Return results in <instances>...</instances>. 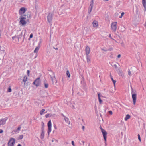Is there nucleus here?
Wrapping results in <instances>:
<instances>
[{
    "label": "nucleus",
    "mask_w": 146,
    "mask_h": 146,
    "mask_svg": "<svg viewBox=\"0 0 146 146\" xmlns=\"http://www.w3.org/2000/svg\"><path fill=\"white\" fill-rule=\"evenodd\" d=\"M136 91L134 90L131 88V94L133 100V104L135 105L136 101L137 94L135 93Z\"/></svg>",
    "instance_id": "1"
},
{
    "label": "nucleus",
    "mask_w": 146,
    "mask_h": 146,
    "mask_svg": "<svg viewBox=\"0 0 146 146\" xmlns=\"http://www.w3.org/2000/svg\"><path fill=\"white\" fill-rule=\"evenodd\" d=\"M101 131L102 134L104 139L105 141V143L106 141L107 135V132L104 129H103L101 126L100 127Z\"/></svg>",
    "instance_id": "2"
},
{
    "label": "nucleus",
    "mask_w": 146,
    "mask_h": 146,
    "mask_svg": "<svg viewBox=\"0 0 146 146\" xmlns=\"http://www.w3.org/2000/svg\"><path fill=\"white\" fill-rule=\"evenodd\" d=\"M40 83V78H38L33 82V84L35 85L37 87H38L39 86Z\"/></svg>",
    "instance_id": "3"
},
{
    "label": "nucleus",
    "mask_w": 146,
    "mask_h": 146,
    "mask_svg": "<svg viewBox=\"0 0 146 146\" xmlns=\"http://www.w3.org/2000/svg\"><path fill=\"white\" fill-rule=\"evenodd\" d=\"M117 22H114L112 23L111 27L112 30L114 32L116 31L117 29Z\"/></svg>",
    "instance_id": "4"
},
{
    "label": "nucleus",
    "mask_w": 146,
    "mask_h": 146,
    "mask_svg": "<svg viewBox=\"0 0 146 146\" xmlns=\"http://www.w3.org/2000/svg\"><path fill=\"white\" fill-rule=\"evenodd\" d=\"M15 143V139L13 138H11L9 141L8 145V146H13Z\"/></svg>",
    "instance_id": "5"
},
{
    "label": "nucleus",
    "mask_w": 146,
    "mask_h": 146,
    "mask_svg": "<svg viewBox=\"0 0 146 146\" xmlns=\"http://www.w3.org/2000/svg\"><path fill=\"white\" fill-rule=\"evenodd\" d=\"M48 134L49 135L51 131V120H50L48 123Z\"/></svg>",
    "instance_id": "6"
},
{
    "label": "nucleus",
    "mask_w": 146,
    "mask_h": 146,
    "mask_svg": "<svg viewBox=\"0 0 146 146\" xmlns=\"http://www.w3.org/2000/svg\"><path fill=\"white\" fill-rule=\"evenodd\" d=\"M7 119V117L1 119L0 120V127L4 125L5 124Z\"/></svg>",
    "instance_id": "7"
},
{
    "label": "nucleus",
    "mask_w": 146,
    "mask_h": 146,
    "mask_svg": "<svg viewBox=\"0 0 146 146\" xmlns=\"http://www.w3.org/2000/svg\"><path fill=\"white\" fill-rule=\"evenodd\" d=\"M47 20L49 23L51 22L52 19V14L49 13L47 17Z\"/></svg>",
    "instance_id": "8"
},
{
    "label": "nucleus",
    "mask_w": 146,
    "mask_h": 146,
    "mask_svg": "<svg viewBox=\"0 0 146 146\" xmlns=\"http://www.w3.org/2000/svg\"><path fill=\"white\" fill-rule=\"evenodd\" d=\"M26 11L25 8L22 7L21 8L19 11V14L21 15L24 13Z\"/></svg>",
    "instance_id": "9"
},
{
    "label": "nucleus",
    "mask_w": 146,
    "mask_h": 146,
    "mask_svg": "<svg viewBox=\"0 0 146 146\" xmlns=\"http://www.w3.org/2000/svg\"><path fill=\"white\" fill-rule=\"evenodd\" d=\"M86 55H89L90 52V48L89 47L87 46L85 48Z\"/></svg>",
    "instance_id": "10"
},
{
    "label": "nucleus",
    "mask_w": 146,
    "mask_h": 146,
    "mask_svg": "<svg viewBox=\"0 0 146 146\" xmlns=\"http://www.w3.org/2000/svg\"><path fill=\"white\" fill-rule=\"evenodd\" d=\"M20 19V23L23 26H25V25L27 23V22L25 21V20L22 19Z\"/></svg>",
    "instance_id": "11"
},
{
    "label": "nucleus",
    "mask_w": 146,
    "mask_h": 146,
    "mask_svg": "<svg viewBox=\"0 0 146 146\" xmlns=\"http://www.w3.org/2000/svg\"><path fill=\"white\" fill-rule=\"evenodd\" d=\"M53 74L54 75L53 77H52L51 76H50V78H51V79L52 81V84H54V80L55 79V76L54 73V72H53Z\"/></svg>",
    "instance_id": "12"
},
{
    "label": "nucleus",
    "mask_w": 146,
    "mask_h": 146,
    "mask_svg": "<svg viewBox=\"0 0 146 146\" xmlns=\"http://www.w3.org/2000/svg\"><path fill=\"white\" fill-rule=\"evenodd\" d=\"M22 35H23L22 32H21V33L19 34V35L17 36V39H18V41H19V40L20 39H21V38L22 37V36H23Z\"/></svg>",
    "instance_id": "13"
},
{
    "label": "nucleus",
    "mask_w": 146,
    "mask_h": 146,
    "mask_svg": "<svg viewBox=\"0 0 146 146\" xmlns=\"http://www.w3.org/2000/svg\"><path fill=\"white\" fill-rule=\"evenodd\" d=\"M64 120L66 122V123H67L68 124H70V121H69V119L67 117H65L64 118Z\"/></svg>",
    "instance_id": "14"
},
{
    "label": "nucleus",
    "mask_w": 146,
    "mask_h": 146,
    "mask_svg": "<svg viewBox=\"0 0 146 146\" xmlns=\"http://www.w3.org/2000/svg\"><path fill=\"white\" fill-rule=\"evenodd\" d=\"M94 27H96L98 25V23L96 21H94L92 23Z\"/></svg>",
    "instance_id": "15"
},
{
    "label": "nucleus",
    "mask_w": 146,
    "mask_h": 146,
    "mask_svg": "<svg viewBox=\"0 0 146 146\" xmlns=\"http://www.w3.org/2000/svg\"><path fill=\"white\" fill-rule=\"evenodd\" d=\"M27 77L26 76H25L23 78V82L24 83V84L25 85V83L27 81Z\"/></svg>",
    "instance_id": "16"
},
{
    "label": "nucleus",
    "mask_w": 146,
    "mask_h": 146,
    "mask_svg": "<svg viewBox=\"0 0 146 146\" xmlns=\"http://www.w3.org/2000/svg\"><path fill=\"white\" fill-rule=\"evenodd\" d=\"M44 131H43V132L41 131V135H40L41 139H43L44 137Z\"/></svg>",
    "instance_id": "17"
},
{
    "label": "nucleus",
    "mask_w": 146,
    "mask_h": 146,
    "mask_svg": "<svg viewBox=\"0 0 146 146\" xmlns=\"http://www.w3.org/2000/svg\"><path fill=\"white\" fill-rule=\"evenodd\" d=\"M25 17L26 15H21L19 17V19H22L25 20L26 19V18Z\"/></svg>",
    "instance_id": "18"
},
{
    "label": "nucleus",
    "mask_w": 146,
    "mask_h": 146,
    "mask_svg": "<svg viewBox=\"0 0 146 146\" xmlns=\"http://www.w3.org/2000/svg\"><path fill=\"white\" fill-rule=\"evenodd\" d=\"M130 117V115L129 114H127L126 115L125 117V118L124 119L125 121H127L128 119H129Z\"/></svg>",
    "instance_id": "19"
},
{
    "label": "nucleus",
    "mask_w": 146,
    "mask_h": 146,
    "mask_svg": "<svg viewBox=\"0 0 146 146\" xmlns=\"http://www.w3.org/2000/svg\"><path fill=\"white\" fill-rule=\"evenodd\" d=\"M39 49V47L37 46L35 50H34V53H37Z\"/></svg>",
    "instance_id": "20"
},
{
    "label": "nucleus",
    "mask_w": 146,
    "mask_h": 146,
    "mask_svg": "<svg viewBox=\"0 0 146 146\" xmlns=\"http://www.w3.org/2000/svg\"><path fill=\"white\" fill-rule=\"evenodd\" d=\"M110 76L111 78V79L112 81V82L113 83V84H114V86H115V83L116 82V81L113 80V78H112V76L111 75H110Z\"/></svg>",
    "instance_id": "21"
},
{
    "label": "nucleus",
    "mask_w": 146,
    "mask_h": 146,
    "mask_svg": "<svg viewBox=\"0 0 146 146\" xmlns=\"http://www.w3.org/2000/svg\"><path fill=\"white\" fill-rule=\"evenodd\" d=\"M66 76H67L68 78L70 77V73H69V71L68 70L66 71Z\"/></svg>",
    "instance_id": "22"
},
{
    "label": "nucleus",
    "mask_w": 146,
    "mask_h": 146,
    "mask_svg": "<svg viewBox=\"0 0 146 146\" xmlns=\"http://www.w3.org/2000/svg\"><path fill=\"white\" fill-rule=\"evenodd\" d=\"M86 58L87 60V62H90V60L89 58V55H86Z\"/></svg>",
    "instance_id": "23"
},
{
    "label": "nucleus",
    "mask_w": 146,
    "mask_h": 146,
    "mask_svg": "<svg viewBox=\"0 0 146 146\" xmlns=\"http://www.w3.org/2000/svg\"><path fill=\"white\" fill-rule=\"evenodd\" d=\"M44 85L45 88H47L49 86L48 84L46 82H44Z\"/></svg>",
    "instance_id": "24"
},
{
    "label": "nucleus",
    "mask_w": 146,
    "mask_h": 146,
    "mask_svg": "<svg viewBox=\"0 0 146 146\" xmlns=\"http://www.w3.org/2000/svg\"><path fill=\"white\" fill-rule=\"evenodd\" d=\"M45 111V109H43L40 112V115H42L43 114V113Z\"/></svg>",
    "instance_id": "25"
},
{
    "label": "nucleus",
    "mask_w": 146,
    "mask_h": 146,
    "mask_svg": "<svg viewBox=\"0 0 146 146\" xmlns=\"http://www.w3.org/2000/svg\"><path fill=\"white\" fill-rule=\"evenodd\" d=\"M50 115V117H51L52 116V115L50 114H46L45 115V117L46 118H48L49 116Z\"/></svg>",
    "instance_id": "26"
},
{
    "label": "nucleus",
    "mask_w": 146,
    "mask_h": 146,
    "mask_svg": "<svg viewBox=\"0 0 146 146\" xmlns=\"http://www.w3.org/2000/svg\"><path fill=\"white\" fill-rule=\"evenodd\" d=\"M92 8L89 7L88 9V13L90 14L91 12Z\"/></svg>",
    "instance_id": "27"
},
{
    "label": "nucleus",
    "mask_w": 146,
    "mask_h": 146,
    "mask_svg": "<svg viewBox=\"0 0 146 146\" xmlns=\"http://www.w3.org/2000/svg\"><path fill=\"white\" fill-rule=\"evenodd\" d=\"M11 91H12V90L11 88V86H9V87L8 88L7 90V92H11Z\"/></svg>",
    "instance_id": "28"
},
{
    "label": "nucleus",
    "mask_w": 146,
    "mask_h": 146,
    "mask_svg": "<svg viewBox=\"0 0 146 146\" xmlns=\"http://www.w3.org/2000/svg\"><path fill=\"white\" fill-rule=\"evenodd\" d=\"M23 137V135H19V137L18 138V139H22V138Z\"/></svg>",
    "instance_id": "29"
},
{
    "label": "nucleus",
    "mask_w": 146,
    "mask_h": 146,
    "mask_svg": "<svg viewBox=\"0 0 146 146\" xmlns=\"http://www.w3.org/2000/svg\"><path fill=\"white\" fill-rule=\"evenodd\" d=\"M142 4L143 5H146V0H142Z\"/></svg>",
    "instance_id": "30"
},
{
    "label": "nucleus",
    "mask_w": 146,
    "mask_h": 146,
    "mask_svg": "<svg viewBox=\"0 0 146 146\" xmlns=\"http://www.w3.org/2000/svg\"><path fill=\"white\" fill-rule=\"evenodd\" d=\"M12 38L13 40H16V39H17V37L16 36L13 37Z\"/></svg>",
    "instance_id": "31"
},
{
    "label": "nucleus",
    "mask_w": 146,
    "mask_h": 146,
    "mask_svg": "<svg viewBox=\"0 0 146 146\" xmlns=\"http://www.w3.org/2000/svg\"><path fill=\"white\" fill-rule=\"evenodd\" d=\"M138 139L139 141L141 142V139L140 135L139 134L138 135Z\"/></svg>",
    "instance_id": "32"
},
{
    "label": "nucleus",
    "mask_w": 146,
    "mask_h": 146,
    "mask_svg": "<svg viewBox=\"0 0 146 146\" xmlns=\"http://www.w3.org/2000/svg\"><path fill=\"white\" fill-rule=\"evenodd\" d=\"M99 101V102L100 104H101L102 102V100L100 98H99L98 99Z\"/></svg>",
    "instance_id": "33"
},
{
    "label": "nucleus",
    "mask_w": 146,
    "mask_h": 146,
    "mask_svg": "<svg viewBox=\"0 0 146 146\" xmlns=\"http://www.w3.org/2000/svg\"><path fill=\"white\" fill-rule=\"evenodd\" d=\"M128 74L130 76H131V71H130V70H129L128 71Z\"/></svg>",
    "instance_id": "34"
},
{
    "label": "nucleus",
    "mask_w": 146,
    "mask_h": 146,
    "mask_svg": "<svg viewBox=\"0 0 146 146\" xmlns=\"http://www.w3.org/2000/svg\"><path fill=\"white\" fill-rule=\"evenodd\" d=\"M27 74L28 76H29L30 71L29 70H27Z\"/></svg>",
    "instance_id": "35"
},
{
    "label": "nucleus",
    "mask_w": 146,
    "mask_h": 146,
    "mask_svg": "<svg viewBox=\"0 0 146 146\" xmlns=\"http://www.w3.org/2000/svg\"><path fill=\"white\" fill-rule=\"evenodd\" d=\"M101 50H103V51H106L108 50H107L106 49H105V48H101Z\"/></svg>",
    "instance_id": "36"
},
{
    "label": "nucleus",
    "mask_w": 146,
    "mask_h": 146,
    "mask_svg": "<svg viewBox=\"0 0 146 146\" xmlns=\"http://www.w3.org/2000/svg\"><path fill=\"white\" fill-rule=\"evenodd\" d=\"M108 112H109V113L110 114V115H111L113 113H112V111H109Z\"/></svg>",
    "instance_id": "37"
},
{
    "label": "nucleus",
    "mask_w": 146,
    "mask_h": 146,
    "mask_svg": "<svg viewBox=\"0 0 146 146\" xmlns=\"http://www.w3.org/2000/svg\"><path fill=\"white\" fill-rule=\"evenodd\" d=\"M143 7H144V11H146V5H143Z\"/></svg>",
    "instance_id": "38"
},
{
    "label": "nucleus",
    "mask_w": 146,
    "mask_h": 146,
    "mask_svg": "<svg viewBox=\"0 0 146 146\" xmlns=\"http://www.w3.org/2000/svg\"><path fill=\"white\" fill-rule=\"evenodd\" d=\"M33 37V34L32 33H31L30 35L29 38H31Z\"/></svg>",
    "instance_id": "39"
},
{
    "label": "nucleus",
    "mask_w": 146,
    "mask_h": 146,
    "mask_svg": "<svg viewBox=\"0 0 146 146\" xmlns=\"http://www.w3.org/2000/svg\"><path fill=\"white\" fill-rule=\"evenodd\" d=\"M72 144L73 146H75L74 142V141H72Z\"/></svg>",
    "instance_id": "40"
},
{
    "label": "nucleus",
    "mask_w": 146,
    "mask_h": 146,
    "mask_svg": "<svg viewBox=\"0 0 146 146\" xmlns=\"http://www.w3.org/2000/svg\"><path fill=\"white\" fill-rule=\"evenodd\" d=\"M93 4H90V6L89 7L93 8Z\"/></svg>",
    "instance_id": "41"
},
{
    "label": "nucleus",
    "mask_w": 146,
    "mask_h": 146,
    "mask_svg": "<svg viewBox=\"0 0 146 146\" xmlns=\"http://www.w3.org/2000/svg\"><path fill=\"white\" fill-rule=\"evenodd\" d=\"M42 127H44V125L43 122H42Z\"/></svg>",
    "instance_id": "42"
},
{
    "label": "nucleus",
    "mask_w": 146,
    "mask_h": 146,
    "mask_svg": "<svg viewBox=\"0 0 146 146\" xmlns=\"http://www.w3.org/2000/svg\"><path fill=\"white\" fill-rule=\"evenodd\" d=\"M41 131H44V127H41Z\"/></svg>",
    "instance_id": "43"
},
{
    "label": "nucleus",
    "mask_w": 146,
    "mask_h": 146,
    "mask_svg": "<svg viewBox=\"0 0 146 146\" xmlns=\"http://www.w3.org/2000/svg\"><path fill=\"white\" fill-rule=\"evenodd\" d=\"M113 66L116 68V69H117V65L115 64Z\"/></svg>",
    "instance_id": "44"
},
{
    "label": "nucleus",
    "mask_w": 146,
    "mask_h": 146,
    "mask_svg": "<svg viewBox=\"0 0 146 146\" xmlns=\"http://www.w3.org/2000/svg\"><path fill=\"white\" fill-rule=\"evenodd\" d=\"M109 37L111 38V39L113 40V38L111 36V34H110L109 35Z\"/></svg>",
    "instance_id": "45"
},
{
    "label": "nucleus",
    "mask_w": 146,
    "mask_h": 146,
    "mask_svg": "<svg viewBox=\"0 0 146 146\" xmlns=\"http://www.w3.org/2000/svg\"><path fill=\"white\" fill-rule=\"evenodd\" d=\"M21 128V127L19 126L17 128V130H20V129Z\"/></svg>",
    "instance_id": "46"
},
{
    "label": "nucleus",
    "mask_w": 146,
    "mask_h": 146,
    "mask_svg": "<svg viewBox=\"0 0 146 146\" xmlns=\"http://www.w3.org/2000/svg\"><path fill=\"white\" fill-rule=\"evenodd\" d=\"M98 98L99 99V98H100V93H98Z\"/></svg>",
    "instance_id": "47"
},
{
    "label": "nucleus",
    "mask_w": 146,
    "mask_h": 146,
    "mask_svg": "<svg viewBox=\"0 0 146 146\" xmlns=\"http://www.w3.org/2000/svg\"><path fill=\"white\" fill-rule=\"evenodd\" d=\"M93 0H91L90 2V4H93Z\"/></svg>",
    "instance_id": "48"
},
{
    "label": "nucleus",
    "mask_w": 146,
    "mask_h": 146,
    "mask_svg": "<svg viewBox=\"0 0 146 146\" xmlns=\"http://www.w3.org/2000/svg\"><path fill=\"white\" fill-rule=\"evenodd\" d=\"M3 132V130L2 129H0V133H2Z\"/></svg>",
    "instance_id": "49"
},
{
    "label": "nucleus",
    "mask_w": 146,
    "mask_h": 146,
    "mask_svg": "<svg viewBox=\"0 0 146 146\" xmlns=\"http://www.w3.org/2000/svg\"><path fill=\"white\" fill-rule=\"evenodd\" d=\"M61 115L64 118H65V117H66L65 116L63 113H62L61 114Z\"/></svg>",
    "instance_id": "50"
},
{
    "label": "nucleus",
    "mask_w": 146,
    "mask_h": 146,
    "mask_svg": "<svg viewBox=\"0 0 146 146\" xmlns=\"http://www.w3.org/2000/svg\"><path fill=\"white\" fill-rule=\"evenodd\" d=\"M121 55L119 54L117 56V57L119 58L121 57Z\"/></svg>",
    "instance_id": "51"
},
{
    "label": "nucleus",
    "mask_w": 146,
    "mask_h": 146,
    "mask_svg": "<svg viewBox=\"0 0 146 146\" xmlns=\"http://www.w3.org/2000/svg\"><path fill=\"white\" fill-rule=\"evenodd\" d=\"M81 142H82V143L83 144V145L84 146V141H82Z\"/></svg>",
    "instance_id": "52"
},
{
    "label": "nucleus",
    "mask_w": 146,
    "mask_h": 146,
    "mask_svg": "<svg viewBox=\"0 0 146 146\" xmlns=\"http://www.w3.org/2000/svg\"><path fill=\"white\" fill-rule=\"evenodd\" d=\"M84 128H85L84 126H82V129L83 130H84Z\"/></svg>",
    "instance_id": "53"
},
{
    "label": "nucleus",
    "mask_w": 146,
    "mask_h": 146,
    "mask_svg": "<svg viewBox=\"0 0 146 146\" xmlns=\"http://www.w3.org/2000/svg\"><path fill=\"white\" fill-rule=\"evenodd\" d=\"M124 14V12H122L121 13V15L123 16Z\"/></svg>",
    "instance_id": "54"
},
{
    "label": "nucleus",
    "mask_w": 146,
    "mask_h": 146,
    "mask_svg": "<svg viewBox=\"0 0 146 146\" xmlns=\"http://www.w3.org/2000/svg\"><path fill=\"white\" fill-rule=\"evenodd\" d=\"M53 48L54 49H55L56 50H58V48H55L54 47H53Z\"/></svg>",
    "instance_id": "55"
},
{
    "label": "nucleus",
    "mask_w": 146,
    "mask_h": 146,
    "mask_svg": "<svg viewBox=\"0 0 146 146\" xmlns=\"http://www.w3.org/2000/svg\"><path fill=\"white\" fill-rule=\"evenodd\" d=\"M17 146H21L20 144H19Z\"/></svg>",
    "instance_id": "56"
},
{
    "label": "nucleus",
    "mask_w": 146,
    "mask_h": 146,
    "mask_svg": "<svg viewBox=\"0 0 146 146\" xmlns=\"http://www.w3.org/2000/svg\"><path fill=\"white\" fill-rule=\"evenodd\" d=\"M111 50H112V49H109V50H110V51H111Z\"/></svg>",
    "instance_id": "57"
},
{
    "label": "nucleus",
    "mask_w": 146,
    "mask_h": 146,
    "mask_svg": "<svg viewBox=\"0 0 146 146\" xmlns=\"http://www.w3.org/2000/svg\"><path fill=\"white\" fill-rule=\"evenodd\" d=\"M111 50H112V49H109V50H110V51H111Z\"/></svg>",
    "instance_id": "58"
},
{
    "label": "nucleus",
    "mask_w": 146,
    "mask_h": 146,
    "mask_svg": "<svg viewBox=\"0 0 146 146\" xmlns=\"http://www.w3.org/2000/svg\"><path fill=\"white\" fill-rule=\"evenodd\" d=\"M122 17V16L121 15V16H120L119 17L120 18H121Z\"/></svg>",
    "instance_id": "59"
},
{
    "label": "nucleus",
    "mask_w": 146,
    "mask_h": 146,
    "mask_svg": "<svg viewBox=\"0 0 146 146\" xmlns=\"http://www.w3.org/2000/svg\"><path fill=\"white\" fill-rule=\"evenodd\" d=\"M51 141L52 142H53L54 141V140L53 139H52V140H51Z\"/></svg>",
    "instance_id": "60"
},
{
    "label": "nucleus",
    "mask_w": 146,
    "mask_h": 146,
    "mask_svg": "<svg viewBox=\"0 0 146 146\" xmlns=\"http://www.w3.org/2000/svg\"><path fill=\"white\" fill-rule=\"evenodd\" d=\"M105 1H108V0H104Z\"/></svg>",
    "instance_id": "61"
},
{
    "label": "nucleus",
    "mask_w": 146,
    "mask_h": 146,
    "mask_svg": "<svg viewBox=\"0 0 146 146\" xmlns=\"http://www.w3.org/2000/svg\"><path fill=\"white\" fill-rule=\"evenodd\" d=\"M55 141L56 142H57V141L56 140H55Z\"/></svg>",
    "instance_id": "62"
},
{
    "label": "nucleus",
    "mask_w": 146,
    "mask_h": 146,
    "mask_svg": "<svg viewBox=\"0 0 146 146\" xmlns=\"http://www.w3.org/2000/svg\"><path fill=\"white\" fill-rule=\"evenodd\" d=\"M24 40V38H23V41Z\"/></svg>",
    "instance_id": "63"
},
{
    "label": "nucleus",
    "mask_w": 146,
    "mask_h": 146,
    "mask_svg": "<svg viewBox=\"0 0 146 146\" xmlns=\"http://www.w3.org/2000/svg\"><path fill=\"white\" fill-rule=\"evenodd\" d=\"M25 34H24V36H23V37H24V36H25Z\"/></svg>",
    "instance_id": "64"
}]
</instances>
